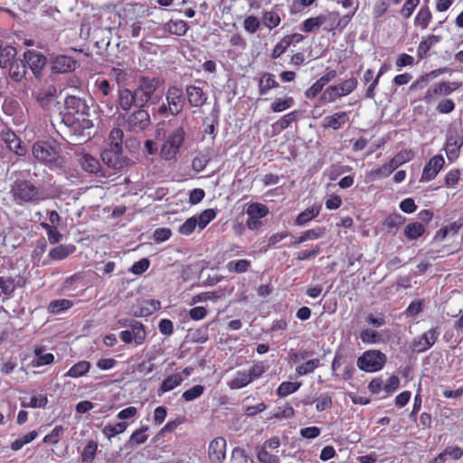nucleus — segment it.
<instances>
[{
	"label": "nucleus",
	"instance_id": "774afa93",
	"mask_svg": "<svg viewBox=\"0 0 463 463\" xmlns=\"http://www.w3.org/2000/svg\"><path fill=\"white\" fill-rule=\"evenodd\" d=\"M232 457L237 463H253L252 459L246 455L244 449L241 448L233 449Z\"/></svg>",
	"mask_w": 463,
	"mask_h": 463
},
{
	"label": "nucleus",
	"instance_id": "a878e982",
	"mask_svg": "<svg viewBox=\"0 0 463 463\" xmlns=\"http://www.w3.org/2000/svg\"><path fill=\"white\" fill-rule=\"evenodd\" d=\"M34 359L33 361V366L40 367L43 365H48L54 362V355L51 353H44V347H35Z\"/></svg>",
	"mask_w": 463,
	"mask_h": 463
},
{
	"label": "nucleus",
	"instance_id": "ea45409f",
	"mask_svg": "<svg viewBox=\"0 0 463 463\" xmlns=\"http://www.w3.org/2000/svg\"><path fill=\"white\" fill-rule=\"evenodd\" d=\"M124 133L121 128H115L109 133V146L108 148L122 150Z\"/></svg>",
	"mask_w": 463,
	"mask_h": 463
},
{
	"label": "nucleus",
	"instance_id": "9b49d317",
	"mask_svg": "<svg viewBox=\"0 0 463 463\" xmlns=\"http://www.w3.org/2000/svg\"><path fill=\"white\" fill-rule=\"evenodd\" d=\"M444 165L445 159L441 155L432 156L423 167L420 181L430 182L433 180L443 168Z\"/></svg>",
	"mask_w": 463,
	"mask_h": 463
},
{
	"label": "nucleus",
	"instance_id": "b1692460",
	"mask_svg": "<svg viewBox=\"0 0 463 463\" xmlns=\"http://www.w3.org/2000/svg\"><path fill=\"white\" fill-rule=\"evenodd\" d=\"M279 87V83L275 79V75L269 72H265L261 75L259 80V91L260 95H266L270 90Z\"/></svg>",
	"mask_w": 463,
	"mask_h": 463
},
{
	"label": "nucleus",
	"instance_id": "2f4dec72",
	"mask_svg": "<svg viewBox=\"0 0 463 463\" xmlns=\"http://www.w3.org/2000/svg\"><path fill=\"white\" fill-rule=\"evenodd\" d=\"M90 369V363L88 361H80L74 365H72L68 372L65 373V376L71 378H79L80 376L85 375L89 370Z\"/></svg>",
	"mask_w": 463,
	"mask_h": 463
},
{
	"label": "nucleus",
	"instance_id": "6ab92c4d",
	"mask_svg": "<svg viewBox=\"0 0 463 463\" xmlns=\"http://www.w3.org/2000/svg\"><path fill=\"white\" fill-rule=\"evenodd\" d=\"M349 121V114L345 111L336 112L330 116H326L323 119V126L334 130L341 128Z\"/></svg>",
	"mask_w": 463,
	"mask_h": 463
},
{
	"label": "nucleus",
	"instance_id": "f257e3e1",
	"mask_svg": "<svg viewBox=\"0 0 463 463\" xmlns=\"http://www.w3.org/2000/svg\"><path fill=\"white\" fill-rule=\"evenodd\" d=\"M161 84L162 80L157 77H141L133 90L120 89L118 91V107L124 111H129L133 107L145 108Z\"/></svg>",
	"mask_w": 463,
	"mask_h": 463
},
{
	"label": "nucleus",
	"instance_id": "49530a36",
	"mask_svg": "<svg viewBox=\"0 0 463 463\" xmlns=\"http://www.w3.org/2000/svg\"><path fill=\"white\" fill-rule=\"evenodd\" d=\"M71 306L72 302L69 299H58L49 304L48 310L50 313L59 314L61 311L69 309Z\"/></svg>",
	"mask_w": 463,
	"mask_h": 463
},
{
	"label": "nucleus",
	"instance_id": "a19ab883",
	"mask_svg": "<svg viewBox=\"0 0 463 463\" xmlns=\"http://www.w3.org/2000/svg\"><path fill=\"white\" fill-rule=\"evenodd\" d=\"M439 95L448 96L461 87V83L458 81H440L435 83Z\"/></svg>",
	"mask_w": 463,
	"mask_h": 463
},
{
	"label": "nucleus",
	"instance_id": "1a4fd4ad",
	"mask_svg": "<svg viewBox=\"0 0 463 463\" xmlns=\"http://www.w3.org/2000/svg\"><path fill=\"white\" fill-rule=\"evenodd\" d=\"M246 213L248 216L246 221L247 228L255 231L262 226L261 219L268 215L269 208L262 203H252L248 206Z\"/></svg>",
	"mask_w": 463,
	"mask_h": 463
},
{
	"label": "nucleus",
	"instance_id": "ddd939ff",
	"mask_svg": "<svg viewBox=\"0 0 463 463\" xmlns=\"http://www.w3.org/2000/svg\"><path fill=\"white\" fill-rule=\"evenodd\" d=\"M64 106L67 110V115H78L80 117H84L88 115L89 112V106L87 105L86 100L74 95H69L66 97Z\"/></svg>",
	"mask_w": 463,
	"mask_h": 463
},
{
	"label": "nucleus",
	"instance_id": "c03bdc74",
	"mask_svg": "<svg viewBox=\"0 0 463 463\" xmlns=\"http://www.w3.org/2000/svg\"><path fill=\"white\" fill-rule=\"evenodd\" d=\"M320 365L319 359L309 360L296 367V373L298 376L307 375L314 372Z\"/></svg>",
	"mask_w": 463,
	"mask_h": 463
},
{
	"label": "nucleus",
	"instance_id": "a211bd4d",
	"mask_svg": "<svg viewBox=\"0 0 463 463\" xmlns=\"http://www.w3.org/2000/svg\"><path fill=\"white\" fill-rule=\"evenodd\" d=\"M2 139L7 147L14 152L17 156H24L26 153L25 146H22L21 140L14 132L7 129L2 131Z\"/></svg>",
	"mask_w": 463,
	"mask_h": 463
},
{
	"label": "nucleus",
	"instance_id": "f03ea898",
	"mask_svg": "<svg viewBox=\"0 0 463 463\" xmlns=\"http://www.w3.org/2000/svg\"><path fill=\"white\" fill-rule=\"evenodd\" d=\"M10 193L17 204L36 203L43 200L41 190L28 180L18 179L11 186Z\"/></svg>",
	"mask_w": 463,
	"mask_h": 463
},
{
	"label": "nucleus",
	"instance_id": "cd10ccee",
	"mask_svg": "<svg viewBox=\"0 0 463 463\" xmlns=\"http://www.w3.org/2000/svg\"><path fill=\"white\" fill-rule=\"evenodd\" d=\"M75 250V247L73 245H58L52 249L48 256L53 260H62L66 259L69 255H71Z\"/></svg>",
	"mask_w": 463,
	"mask_h": 463
},
{
	"label": "nucleus",
	"instance_id": "4c0bfd02",
	"mask_svg": "<svg viewBox=\"0 0 463 463\" xmlns=\"http://www.w3.org/2000/svg\"><path fill=\"white\" fill-rule=\"evenodd\" d=\"M319 214V208L311 207L307 208L304 212L300 213L296 218V224L298 226H303L307 224L309 221L313 220Z\"/></svg>",
	"mask_w": 463,
	"mask_h": 463
},
{
	"label": "nucleus",
	"instance_id": "f8f14e48",
	"mask_svg": "<svg viewBox=\"0 0 463 463\" xmlns=\"http://www.w3.org/2000/svg\"><path fill=\"white\" fill-rule=\"evenodd\" d=\"M24 59L35 78L39 79L41 77L42 70L44 68L47 62L45 56L35 52L34 51L27 50L24 53Z\"/></svg>",
	"mask_w": 463,
	"mask_h": 463
},
{
	"label": "nucleus",
	"instance_id": "aec40b11",
	"mask_svg": "<svg viewBox=\"0 0 463 463\" xmlns=\"http://www.w3.org/2000/svg\"><path fill=\"white\" fill-rule=\"evenodd\" d=\"M188 102L192 107H201L206 100L207 96L203 90L197 86L190 85L185 89Z\"/></svg>",
	"mask_w": 463,
	"mask_h": 463
},
{
	"label": "nucleus",
	"instance_id": "e2e57ef3",
	"mask_svg": "<svg viewBox=\"0 0 463 463\" xmlns=\"http://www.w3.org/2000/svg\"><path fill=\"white\" fill-rule=\"evenodd\" d=\"M150 265V261L146 258H143L140 260L135 262L130 268L129 271L135 275L143 274Z\"/></svg>",
	"mask_w": 463,
	"mask_h": 463
},
{
	"label": "nucleus",
	"instance_id": "58836bf2",
	"mask_svg": "<svg viewBox=\"0 0 463 463\" xmlns=\"http://www.w3.org/2000/svg\"><path fill=\"white\" fill-rule=\"evenodd\" d=\"M250 260L242 259L229 261L226 264V268L229 272L244 273L250 269Z\"/></svg>",
	"mask_w": 463,
	"mask_h": 463
},
{
	"label": "nucleus",
	"instance_id": "f704fd0d",
	"mask_svg": "<svg viewBox=\"0 0 463 463\" xmlns=\"http://www.w3.org/2000/svg\"><path fill=\"white\" fill-rule=\"evenodd\" d=\"M250 383V377L247 371H237L234 377L230 381L231 389H241Z\"/></svg>",
	"mask_w": 463,
	"mask_h": 463
},
{
	"label": "nucleus",
	"instance_id": "864d4df0",
	"mask_svg": "<svg viewBox=\"0 0 463 463\" xmlns=\"http://www.w3.org/2000/svg\"><path fill=\"white\" fill-rule=\"evenodd\" d=\"M15 289L14 279L11 278L0 277V293L11 297Z\"/></svg>",
	"mask_w": 463,
	"mask_h": 463
},
{
	"label": "nucleus",
	"instance_id": "412c9836",
	"mask_svg": "<svg viewBox=\"0 0 463 463\" xmlns=\"http://www.w3.org/2000/svg\"><path fill=\"white\" fill-rule=\"evenodd\" d=\"M79 161H80L81 167L86 172L90 173V174H96L101 168V165H100L99 159L90 154H87V153L81 154Z\"/></svg>",
	"mask_w": 463,
	"mask_h": 463
},
{
	"label": "nucleus",
	"instance_id": "5701e85b",
	"mask_svg": "<svg viewBox=\"0 0 463 463\" xmlns=\"http://www.w3.org/2000/svg\"><path fill=\"white\" fill-rule=\"evenodd\" d=\"M17 51L11 45L0 46V68L6 69L16 60Z\"/></svg>",
	"mask_w": 463,
	"mask_h": 463
},
{
	"label": "nucleus",
	"instance_id": "4d7b16f0",
	"mask_svg": "<svg viewBox=\"0 0 463 463\" xmlns=\"http://www.w3.org/2000/svg\"><path fill=\"white\" fill-rule=\"evenodd\" d=\"M196 226H198L197 218L193 216L180 225L178 231L183 235H190L194 232Z\"/></svg>",
	"mask_w": 463,
	"mask_h": 463
},
{
	"label": "nucleus",
	"instance_id": "20e7f679",
	"mask_svg": "<svg viewBox=\"0 0 463 463\" xmlns=\"http://www.w3.org/2000/svg\"><path fill=\"white\" fill-rule=\"evenodd\" d=\"M185 130L178 127L171 131L165 137L160 149V156L165 160H172L179 153L185 138Z\"/></svg>",
	"mask_w": 463,
	"mask_h": 463
},
{
	"label": "nucleus",
	"instance_id": "0e129e2a",
	"mask_svg": "<svg viewBox=\"0 0 463 463\" xmlns=\"http://www.w3.org/2000/svg\"><path fill=\"white\" fill-rule=\"evenodd\" d=\"M413 153L411 150L404 149L397 153L393 157V161L401 166L402 165L411 161L413 158Z\"/></svg>",
	"mask_w": 463,
	"mask_h": 463
},
{
	"label": "nucleus",
	"instance_id": "6e6552de",
	"mask_svg": "<svg viewBox=\"0 0 463 463\" xmlns=\"http://www.w3.org/2000/svg\"><path fill=\"white\" fill-rule=\"evenodd\" d=\"M463 146L462 130L457 128H449L447 132L445 142V152L449 161L456 160L459 156V151Z\"/></svg>",
	"mask_w": 463,
	"mask_h": 463
},
{
	"label": "nucleus",
	"instance_id": "7ed1b4c3",
	"mask_svg": "<svg viewBox=\"0 0 463 463\" xmlns=\"http://www.w3.org/2000/svg\"><path fill=\"white\" fill-rule=\"evenodd\" d=\"M166 103H163L157 109L160 116H177L184 109L185 98L183 90L176 86H171L165 93Z\"/></svg>",
	"mask_w": 463,
	"mask_h": 463
},
{
	"label": "nucleus",
	"instance_id": "13d9d810",
	"mask_svg": "<svg viewBox=\"0 0 463 463\" xmlns=\"http://www.w3.org/2000/svg\"><path fill=\"white\" fill-rule=\"evenodd\" d=\"M273 416L279 420L290 419L294 416V409L290 404L287 403L282 407H278Z\"/></svg>",
	"mask_w": 463,
	"mask_h": 463
},
{
	"label": "nucleus",
	"instance_id": "4468645a",
	"mask_svg": "<svg viewBox=\"0 0 463 463\" xmlns=\"http://www.w3.org/2000/svg\"><path fill=\"white\" fill-rule=\"evenodd\" d=\"M56 93L55 86L45 84L38 90H33V96L42 108H47L54 101Z\"/></svg>",
	"mask_w": 463,
	"mask_h": 463
},
{
	"label": "nucleus",
	"instance_id": "5fc2aeb1",
	"mask_svg": "<svg viewBox=\"0 0 463 463\" xmlns=\"http://www.w3.org/2000/svg\"><path fill=\"white\" fill-rule=\"evenodd\" d=\"M216 216L214 210L206 209L197 218L198 227L203 229Z\"/></svg>",
	"mask_w": 463,
	"mask_h": 463
},
{
	"label": "nucleus",
	"instance_id": "c756f323",
	"mask_svg": "<svg viewBox=\"0 0 463 463\" xmlns=\"http://www.w3.org/2000/svg\"><path fill=\"white\" fill-rule=\"evenodd\" d=\"M432 15L428 5H422L414 19L415 26L426 29L431 21Z\"/></svg>",
	"mask_w": 463,
	"mask_h": 463
},
{
	"label": "nucleus",
	"instance_id": "9d476101",
	"mask_svg": "<svg viewBox=\"0 0 463 463\" xmlns=\"http://www.w3.org/2000/svg\"><path fill=\"white\" fill-rule=\"evenodd\" d=\"M100 156L103 163L109 168L122 171L128 166V159L123 156L122 150L106 148Z\"/></svg>",
	"mask_w": 463,
	"mask_h": 463
},
{
	"label": "nucleus",
	"instance_id": "338daca9",
	"mask_svg": "<svg viewBox=\"0 0 463 463\" xmlns=\"http://www.w3.org/2000/svg\"><path fill=\"white\" fill-rule=\"evenodd\" d=\"M436 109L440 114H449L455 109V103L451 99H445L438 103Z\"/></svg>",
	"mask_w": 463,
	"mask_h": 463
},
{
	"label": "nucleus",
	"instance_id": "09e8293b",
	"mask_svg": "<svg viewBox=\"0 0 463 463\" xmlns=\"http://www.w3.org/2000/svg\"><path fill=\"white\" fill-rule=\"evenodd\" d=\"M128 424L127 422H118L114 425H107L103 429V434L109 439L124 432Z\"/></svg>",
	"mask_w": 463,
	"mask_h": 463
},
{
	"label": "nucleus",
	"instance_id": "680f3d73",
	"mask_svg": "<svg viewBox=\"0 0 463 463\" xmlns=\"http://www.w3.org/2000/svg\"><path fill=\"white\" fill-rule=\"evenodd\" d=\"M209 161L210 157L208 155L197 156L192 161V167L195 172L200 173L204 170Z\"/></svg>",
	"mask_w": 463,
	"mask_h": 463
},
{
	"label": "nucleus",
	"instance_id": "0eeeda50",
	"mask_svg": "<svg viewBox=\"0 0 463 463\" xmlns=\"http://www.w3.org/2000/svg\"><path fill=\"white\" fill-rule=\"evenodd\" d=\"M150 122V115L145 108H137V110L124 117L125 129L135 134L143 132L148 128Z\"/></svg>",
	"mask_w": 463,
	"mask_h": 463
},
{
	"label": "nucleus",
	"instance_id": "37998d69",
	"mask_svg": "<svg viewBox=\"0 0 463 463\" xmlns=\"http://www.w3.org/2000/svg\"><path fill=\"white\" fill-rule=\"evenodd\" d=\"M340 97L347 96L353 92L357 87V80L354 77L345 80L344 82L335 85Z\"/></svg>",
	"mask_w": 463,
	"mask_h": 463
},
{
	"label": "nucleus",
	"instance_id": "e433bc0d",
	"mask_svg": "<svg viewBox=\"0 0 463 463\" xmlns=\"http://www.w3.org/2000/svg\"><path fill=\"white\" fill-rule=\"evenodd\" d=\"M300 386L301 383L299 382H283L279 385L276 393L279 397H286L296 392Z\"/></svg>",
	"mask_w": 463,
	"mask_h": 463
},
{
	"label": "nucleus",
	"instance_id": "8fccbe9b",
	"mask_svg": "<svg viewBox=\"0 0 463 463\" xmlns=\"http://www.w3.org/2000/svg\"><path fill=\"white\" fill-rule=\"evenodd\" d=\"M36 437L37 432L35 430H33L13 441L11 448L13 450L17 451L21 449L24 445L32 442Z\"/></svg>",
	"mask_w": 463,
	"mask_h": 463
},
{
	"label": "nucleus",
	"instance_id": "de8ad7c7",
	"mask_svg": "<svg viewBox=\"0 0 463 463\" xmlns=\"http://www.w3.org/2000/svg\"><path fill=\"white\" fill-rule=\"evenodd\" d=\"M147 430H148V427L145 426V427H142V428L137 430L136 431H134L132 433V435L130 436L129 444L132 447H134V446H138V445L145 443L147 439V435L146 434Z\"/></svg>",
	"mask_w": 463,
	"mask_h": 463
},
{
	"label": "nucleus",
	"instance_id": "f3484780",
	"mask_svg": "<svg viewBox=\"0 0 463 463\" xmlns=\"http://www.w3.org/2000/svg\"><path fill=\"white\" fill-rule=\"evenodd\" d=\"M226 455V440L218 437L209 445V458L213 463H222Z\"/></svg>",
	"mask_w": 463,
	"mask_h": 463
},
{
	"label": "nucleus",
	"instance_id": "79ce46f5",
	"mask_svg": "<svg viewBox=\"0 0 463 463\" xmlns=\"http://www.w3.org/2000/svg\"><path fill=\"white\" fill-rule=\"evenodd\" d=\"M326 21V17L320 14L316 17H311L303 22V29L306 33H311L316 29H318Z\"/></svg>",
	"mask_w": 463,
	"mask_h": 463
},
{
	"label": "nucleus",
	"instance_id": "2eb2a0df",
	"mask_svg": "<svg viewBox=\"0 0 463 463\" xmlns=\"http://www.w3.org/2000/svg\"><path fill=\"white\" fill-rule=\"evenodd\" d=\"M110 76L115 80L120 89H128V85L134 79V71L131 69L125 68L122 64L118 63L113 67L110 71Z\"/></svg>",
	"mask_w": 463,
	"mask_h": 463
},
{
	"label": "nucleus",
	"instance_id": "a18cd8bd",
	"mask_svg": "<svg viewBox=\"0 0 463 463\" xmlns=\"http://www.w3.org/2000/svg\"><path fill=\"white\" fill-rule=\"evenodd\" d=\"M294 105V99L291 97L286 99H276L270 105L273 112H282L290 109Z\"/></svg>",
	"mask_w": 463,
	"mask_h": 463
},
{
	"label": "nucleus",
	"instance_id": "603ef678",
	"mask_svg": "<svg viewBox=\"0 0 463 463\" xmlns=\"http://www.w3.org/2000/svg\"><path fill=\"white\" fill-rule=\"evenodd\" d=\"M98 445L96 442L90 440L88 442L81 453V458L83 462L90 463L96 454Z\"/></svg>",
	"mask_w": 463,
	"mask_h": 463
},
{
	"label": "nucleus",
	"instance_id": "052dcab7",
	"mask_svg": "<svg viewBox=\"0 0 463 463\" xmlns=\"http://www.w3.org/2000/svg\"><path fill=\"white\" fill-rule=\"evenodd\" d=\"M321 252V248L318 245H314L309 250H301L297 253L298 260H307L315 259Z\"/></svg>",
	"mask_w": 463,
	"mask_h": 463
},
{
	"label": "nucleus",
	"instance_id": "6e6d98bb",
	"mask_svg": "<svg viewBox=\"0 0 463 463\" xmlns=\"http://www.w3.org/2000/svg\"><path fill=\"white\" fill-rule=\"evenodd\" d=\"M204 391V387L203 385H194L192 388L184 392L182 397L186 402L194 401L199 398Z\"/></svg>",
	"mask_w": 463,
	"mask_h": 463
},
{
	"label": "nucleus",
	"instance_id": "4be33fe9",
	"mask_svg": "<svg viewBox=\"0 0 463 463\" xmlns=\"http://www.w3.org/2000/svg\"><path fill=\"white\" fill-rule=\"evenodd\" d=\"M75 65L76 62L73 59L65 55H61L54 60L52 69L56 72L64 73L73 71L75 69Z\"/></svg>",
	"mask_w": 463,
	"mask_h": 463
},
{
	"label": "nucleus",
	"instance_id": "473e14b6",
	"mask_svg": "<svg viewBox=\"0 0 463 463\" xmlns=\"http://www.w3.org/2000/svg\"><path fill=\"white\" fill-rule=\"evenodd\" d=\"M129 327L131 328L129 331L134 336V342L136 345H139L143 344L146 336L143 325L136 320H130Z\"/></svg>",
	"mask_w": 463,
	"mask_h": 463
},
{
	"label": "nucleus",
	"instance_id": "bb28decb",
	"mask_svg": "<svg viewBox=\"0 0 463 463\" xmlns=\"http://www.w3.org/2000/svg\"><path fill=\"white\" fill-rule=\"evenodd\" d=\"M164 29L171 34L182 36L186 33L188 25L184 20H170L165 24Z\"/></svg>",
	"mask_w": 463,
	"mask_h": 463
},
{
	"label": "nucleus",
	"instance_id": "393cba45",
	"mask_svg": "<svg viewBox=\"0 0 463 463\" xmlns=\"http://www.w3.org/2000/svg\"><path fill=\"white\" fill-rule=\"evenodd\" d=\"M7 68L9 77L14 81H21L26 74V65L21 59H16Z\"/></svg>",
	"mask_w": 463,
	"mask_h": 463
},
{
	"label": "nucleus",
	"instance_id": "dca6fc26",
	"mask_svg": "<svg viewBox=\"0 0 463 463\" xmlns=\"http://www.w3.org/2000/svg\"><path fill=\"white\" fill-rule=\"evenodd\" d=\"M439 335L438 328H431L425 332L419 339H415L412 343L414 351L420 353L430 348L437 341Z\"/></svg>",
	"mask_w": 463,
	"mask_h": 463
},
{
	"label": "nucleus",
	"instance_id": "3c124183",
	"mask_svg": "<svg viewBox=\"0 0 463 463\" xmlns=\"http://www.w3.org/2000/svg\"><path fill=\"white\" fill-rule=\"evenodd\" d=\"M326 234V229L321 227H316L307 231H305L301 233V240L307 241H315L320 238H323Z\"/></svg>",
	"mask_w": 463,
	"mask_h": 463
},
{
	"label": "nucleus",
	"instance_id": "39448f33",
	"mask_svg": "<svg viewBox=\"0 0 463 463\" xmlns=\"http://www.w3.org/2000/svg\"><path fill=\"white\" fill-rule=\"evenodd\" d=\"M387 362L385 354L380 350H367L357 359V367L366 373H375L383 368Z\"/></svg>",
	"mask_w": 463,
	"mask_h": 463
},
{
	"label": "nucleus",
	"instance_id": "c9c22d12",
	"mask_svg": "<svg viewBox=\"0 0 463 463\" xmlns=\"http://www.w3.org/2000/svg\"><path fill=\"white\" fill-rule=\"evenodd\" d=\"M424 232L425 228L420 222H411L404 228V235L411 241L417 240Z\"/></svg>",
	"mask_w": 463,
	"mask_h": 463
},
{
	"label": "nucleus",
	"instance_id": "72a5a7b5",
	"mask_svg": "<svg viewBox=\"0 0 463 463\" xmlns=\"http://www.w3.org/2000/svg\"><path fill=\"white\" fill-rule=\"evenodd\" d=\"M360 339L364 344L375 345L383 341V335L373 329L365 328L360 332Z\"/></svg>",
	"mask_w": 463,
	"mask_h": 463
},
{
	"label": "nucleus",
	"instance_id": "69168bd1",
	"mask_svg": "<svg viewBox=\"0 0 463 463\" xmlns=\"http://www.w3.org/2000/svg\"><path fill=\"white\" fill-rule=\"evenodd\" d=\"M263 22L267 27L273 29L280 23V18L278 14L274 12H267L263 15Z\"/></svg>",
	"mask_w": 463,
	"mask_h": 463
},
{
	"label": "nucleus",
	"instance_id": "7c9ffc66",
	"mask_svg": "<svg viewBox=\"0 0 463 463\" xmlns=\"http://www.w3.org/2000/svg\"><path fill=\"white\" fill-rule=\"evenodd\" d=\"M183 382H184V378L179 373L169 375L161 383V386L159 388V392L164 393V392H170V391L174 390L175 388H176L177 386H179Z\"/></svg>",
	"mask_w": 463,
	"mask_h": 463
},
{
	"label": "nucleus",
	"instance_id": "423d86ee",
	"mask_svg": "<svg viewBox=\"0 0 463 463\" xmlns=\"http://www.w3.org/2000/svg\"><path fill=\"white\" fill-rule=\"evenodd\" d=\"M33 156L52 166L62 167L63 159L59 156L56 149L48 142L38 141L33 146Z\"/></svg>",
	"mask_w": 463,
	"mask_h": 463
},
{
	"label": "nucleus",
	"instance_id": "bf43d9fd",
	"mask_svg": "<svg viewBox=\"0 0 463 463\" xmlns=\"http://www.w3.org/2000/svg\"><path fill=\"white\" fill-rule=\"evenodd\" d=\"M299 116V111L298 110H294V111H291L288 114H286L285 116H283L279 121H278V125L279 126V128L281 129H286L288 128L294 121H296L298 119Z\"/></svg>",
	"mask_w": 463,
	"mask_h": 463
},
{
	"label": "nucleus",
	"instance_id": "c85d7f7f",
	"mask_svg": "<svg viewBox=\"0 0 463 463\" xmlns=\"http://www.w3.org/2000/svg\"><path fill=\"white\" fill-rule=\"evenodd\" d=\"M441 37L439 35H429L426 39L422 40L418 48L417 52L420 57H425L428 52L438 43H439Z\"/></svg>",
	"mask_w": 463,
	"mask_h": 463
}]
</instances>
